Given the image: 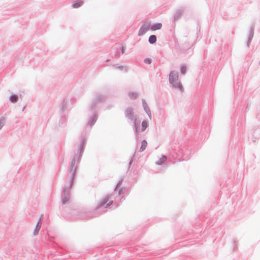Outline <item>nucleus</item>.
Here are the masks:
<instances>
[{
	"label": "nucleus",
	"instance_id": "nucleus-1",
	"mask_svg": "<svg viewBox=\"0 0 260 260\" xmlns=\"http://www.w3.org/2000/svg\"><path fill=\"white\" fill-rule=\"evenodd\" d=\"M178 75L177 72L174 71L171 72L169 75V81L170 83L173 84L176 87L182 90V87L180 82H178Z\"/></svg>",
	"mask_w": 260,
	"mask_h": 260
},
{
	"label": "nucleus",
	"instance_id": "nucleus-2",
	"mask_svg": "<svg viewBox=\"0 0 260 260\" xmlns=\"http://www.w3.org/2000/svg\"><path fill=\"white\" fill-rule=\"evenodd\" d=\"M113 204V201L109 196H106L101 200L97 205V208H107Z\"/></svg>",
	"mask_w": 260,
	"mask_h": 260
},
{
	"label": "nucleus",
	"instance_id": "nucleus-3",
	"mask_svg": "<svg viewBox=\"0 0 260 260\" xmlns=\"http://www.w3.org/2000/svg\"><path fill=\"white\" fill-rule=\"evenodd\" d=\"M151 26V22L149 21L145 22L139 31L138 35L141 36L144 35L146 32H147Z\"/></svg>",
	"mask_w": 260,
	"mask_h": 260
},
{
	"label": "nucleus",
	"instance_id": "nucleus-4",
	"mask_svg": "<svg viewBox=\"0 0 260 260\" xmlns=\"http://www.w3.org/2000/svg\"><path fill=\"white\" fill-rule=\"evenodd\" d=\"M147 126H148V123H147V121H143L142 122L141 128H138L137 125V124L136 123V132H143L146 129Z\"/></svg>",
	"mask_w": 260,
	"mask_h": 260
},
{
	"label": "nucleus",
	"instance_id": "nucleus-5",
	"mask_svg": "<svg viewBox=\"0 0 260 260\" xmlns=\"http://www.w3.org/2000/svg\"><path fill=\"white\" fill-rule=\"evenodd\" d=\"M167 159L165 155H161L159 158V159L156 161V164L160 165L164 164Z\"/></svg>",
	"mask_w": 260,
	"mask_h": 260
},
{
	"label": "nucleus",
	"instance_id": "nucleus-6",
	"mask_svg": "<svg viewBox=\"0 0 260 260\" xmlns=\"http://www.w3.org/2000/svg\"><path fill=\"white\" fill-rule=\"evenodd\" d=\"M162 27V25L160 23L155 24L151 26V29L152 30H156L160 29Z\"/></svg>",
	"mask_w": 260,
	"mask_h": 260
},
{
	"label": "nucleus",
	"instance_id": "nucleus-7",
	"mask_svg": "<svg viewBox=\"0 0 260 260\" xmlns=\"http://www.w3.org/2000/svg\"><path fill=\"white\" fill-rule=\"evenodd\" d=\"M147 142H146V140H143L141 143V146L140 147V151L141 152L143 151L147 147Z\"/></svg>",
	"mask_w": 260,
	"mask_h": 260
},
{
	"label": "nucleus",
	"instance_id": "nucleus-8",
	"mask_svg": "<svg viewBox=\"0 0 260 260\" xmlns=\"http://www.w3.org/2000/svg\"><path fill=\"white\" fill-rule=\"evenodd\" d=\"M156 41V37L155 35H151L149 38V42L151 44H153Z\"/></svg>",
	"mask_w": 260,
	"mask_h": 260
},
{
	"label": "nucleus",
	"instance_id": "nucleus-9",
	"mask_svg": "<svg viewBox=\"0 0 260 260\" xmlns=\"http://www.w3.org/2000/svg\"><path fill=\"white\" fill-rule=\"evenodd\" d=\"M82 4V2H75L74 3H73V7L75 8H77L79 7H80Z\"/></svg>",
	"mask_w": 260,
	"mask_h": 260
},
{
	"label": "nucleus",
	"instance_id": "nucleus-10",
	"mask_svg": "<svg viewBox=\"0 0 260 260\" xmlns=\"http://www.w3.org/2000/svg\"><path fill=\"white\" fill-rule=\"evenodd\" d=\"M10 99L12 102L15 103L17 101L18 96L16 95H12Z\"/></svg>",
	"mask_w": 260,
	"mask_h": 260
},
{
	"label": "nucleus",
	"instance_id": "nucleus-11",
	"mask_svg": "<svg viewBox=\"0 0 260 260\" xmlns=\"http://www.w3.org/2000/svg\"><path fill=\"white\" fill-rule=\"evenodd\" d=\"M41 226V221L40 220L37 223V226H36V231L37 233H38V231L40 230Z\"/></svg>",
	"mask_w": 260,
	"mask_h": 260
},
{
	"label": "nucleus",
	"instance_id": "nucleus-12",
	"mask_svg": "<svg viewBox=\"0 0 260 260\" xmlns=\"http://www.w3.org/2000/svg\"><path fill=\"white\" fill-rule=\"evenodd\" d=\"M116 189L118 190V193L119 194H121L123 193V188H120V187L118 185L116 187Z\"/></svg>",
	"mask_w": 260,
	"mask_h": 260
},
{
	"label": "nucleus",
	"instance_id": "nucleus-13",
	"mask_svg": "<svg viewBox=\"0 0 260 260\" xmlns=\"http://www.w3.org/2000/svg\"><path fill=\"white\" fill-rule=\"evenodd\" d=\"M186 71V67L185 66H182L181 68V72L182 74H184Z\"/></svg>",
	"mask_w": 260,
	"mask_h": 260
},
{
	"label": "nucleus",
	"instance_id": "nucleus-14",
	"mask_svg": "<svg viewBox=\"0 0 260 260\" xmlns=\"http://www.w3.org/2000/svg\"><path fill=\"white\" fill-rule=\"evenodd\" d=\"M146 63L150 64L151 62V59L149 58L145 59L144 60Z\"/></svg>",
	"mask_w": 260,
	"mask_h": 260
},
{
	"label": "nucleus",
	"instance_id": "nucleus-15",
	"mask_svg": "<svg viewBox=\"0 0 260 260\" xmlns=\"http://www.w3.org/2000/svg\"><path fill=\"white\" fill-rule=\"evenodd\" d=\"M68 199H68V198H64V199H63V200H62V203H63V204H65L66 203H67V202H68Z\"/></svg>",
	"mask_w": 260,
	"mask_h": 260
},
{
	"label": "nucleus",
	"instance_id": "nucleus-16",
	"mask_svg": "<svg viewBox=\"0 0 260 260\" xmlns=\"http://www.w3.org/2000/svg\"><path fill=\"white\" fill-rule=\"evenodd\" d=\"M130 95H131V98H132V99L135 98L136 97V95L134 93H132L130 94Z\"/></svg>",
	"mask_w": 260,
	"mask_h": 260
},
{
	"label": "nucleus",
	"instance_id": "nucleus-17",
	"mask_svg": "<svg viewBox=\"0 0 260 260\" xmlns=\"http://www.w3.org/2000/svg\"><path fill=\"white\" fill-rule=\"evenodd\" d=\"M4 124V120L0 121V129L3 127Z\"/></svg>",
	"mask_w": 260,
	"mask_h": 260
},
{
	"label": "nucleus",
	"instance_id": "nucleus-18",
	"mask_svg": "<svg viewBox=\"0 0 260 260\" xmlns=\"http://www.w3.org/2000/svg\"><path fill=\"white\" fill-rule=\"evenodd\" d=\"M132 163V161H130L129 164L131 165Z\"/></svg>",
	"mask_w": 260,
	"mask_h": 260
}]
</instances>
